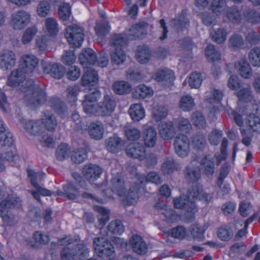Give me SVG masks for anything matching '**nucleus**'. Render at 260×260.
<instances>
[{"label":"nucleus","mask_w":260,"mask_h":260,"mask_svg":"<svg viewBox=\"0 0 260 260\" xmlns=\"http://www.w3.org/2000/svg\"><path fill=\"white\" fill-rule=\"evenodd\" d=\"M145 34L144 27L135 24L129 28L126 34H116L113 36L111 40L112 48L110 53L112 62L117 65L123 63L126 60V54L121 47L124 45L128 40L141 39Z\"/></svg>","instance_id":"nucleus-1"},{"label":"nucleus","mask_w":260,"mask_h":260,"mask_svg":"<svg viewBox=\"0 0 260 260\" xmlns=\"http://www.w3.org/2000/svg\"><path fill=\"white\" fill-rule=\"evenodd\" d=\"M79 60L85 70V73L82 78V83L84 86H93L98 81L97 73L91 68L95 63L98 66L104 68L109 63V57L107 53L100 55L96 62V54L91 49L83 51L79 55Z\"/></svg>","instance_id":"nucleus-2"},{"label":"nucleus","mask_w":260,"mask_h":260,"mask_svg":"<svg viewBox=\"0 0 260 260\" xmlns=\"http://www.w3.org/2000/svg\"><path fill=\"white\" fill-rule=\"evenodd\" d=\"M100 92L94 89L90 93L86 95L83 102L84 112L89 116H109L114 111L115 107V101L109 95L105 96L101 105H96L95 102L99 99Z\"/></svg>","instance_id":"nucleus-3"},{"label":"nucleus","mask_w":260,"mask_h":260,"mask_svg":"<svg viewBox=\"0 0 260 260\" xmlns=\"http://www.w3.org/2000/svg\"><path fill=\"white\" fill-rule=\"evenodd\" d=\"M188 199L186 200L184 196L179 198H174L173 200L174 206L177 209H185L188 214L190 216V220L194 219V214L197 212L196 206L194 204L195 200H199L201 201L208 202L212 198L211 194L205 192L202 185L195 184L188 191Z\"/></svg>","instance_id":"nucleus-4"},{"label":"nucleus","mask_w":260,"mask_h":260,"mask_svg":"<svg viewBox=\"0 0 260 260\" xmlns=\"http://www.w3.org/2000/svg\"><path fill=\"white\" fill-rule=\"evenodd\" d=\"M206 229L201 226L198 224L192 225L189 229L190 234L187 230L182 226H178L173 228L168 234L167 241L173 243L172 238L182 240L187 238L188 240H194L198 241H203L205 240L204 233Z\"/></svg>","instance_id":"nucleus-5"},{"label":"nucleus","mask_w":260,"mask_h":260,"mask_svg":"<svg viewBox=\"0 0 260 260\" xmlns=\"http://www.w3.org/2000/svg\"><path fill=\"white\" fill-rule=\"evenodd\" d=\"M78 239V237L75 239H71L70 237H67L59 241V245L65 246L61 253V260H77L83 258L88 255L89 249L83 244L77 245L71 249L70 245L74 241H77Z\"/></svg>","instance_id":"nucleus-6"},{"label":"nucleus","mask_w":260,"mask_h":260,"mask_svg":"<svg viewBox=\"0 0 260 260\" xmlns=\"http://www.w3.org/2000/svg\"><path fill=\"white\" fill-rule=\"evenodd\" d=\"M74 178L78 182L75 184H70L68 186H64L63 189L67 197L70 199H76L79 197L84 199H90L100 203H105L107 199H98L93 197L91 194L87 192V188L85 185L84 182L80 180L81 176L77 173L73 174Z\"/></svg>","instance_id":"nucleus-7"},{"label":"nucleus","mask_w":260,"mask_h":260,"mask_svg":"<svg viewBox=\"0 0 260 260\" xmlns=\"http://www.w3.org/2000/svg\"><path fill=\"white\" fill-rule=\"evenodd\" d=\"M56 125L57 122L55 117L47 111L44 113L41 121L35 122L28 121L26 124L25 128L27 132L34 135H38L43 133L44 127L48 131H53L55 129Z\"/></svg>","instance_id":"nucleus-8"},{"label":"nucleus","mask_w":260,"mask_h":260,"mask_svg":"<svg viewBox=\"0 0 260 260\" xmlns=\"http://www.w3.org/2000/svg\"><path fill=\"white\" fill-rule=\"evenodd\" d=\"M13 140L10 134L6 133L3 122L0 119V143L2 145L10 147L4 158L13 162V165H19L23 158L17 154L14 147H12Z\"/></svg>","instance_id":"nucleus-9"},{"label":"nucleus","mask_w":260,"mask_h":260,"mask_svg":"<svg viewBox=\"0 0 260 260\" xmlns=\"http://www.w3.org/2000/svg\"><path fill=\"white\" fill-rule=\"evenodd\" d=\"M20 202L19 198L13 196H9L7 199H4L1 202L0 216L5 225H11L14 223V216L10 210L15 207H19Z\"/></svg>","instance_id":"nucleus-10"},{"label":"nucleus","mask_w":260,"mask_h":260,"mask_svg":"<svg viewBox=\"0 0 260 260\" xmlns=\"http://www.w3.org/2000/svg\"><path fill=\"white\" fill-rule=\"evenodd\" d=\"M25 92L27 94L25 96V100L30 108H35L45 103L46 95L44 91L34 83L27 85Z\"/></svg>","instance_id":"nucleus-11"},{"label":"nucleus","mask_w":260,"mask_h":260,"mask_svg":"<svg viewBox=\"0 0 260 260\" xmlns=\"http://www.w3.org/2000/svg\"><path fill=\"white\" fill-rule=\"evenodd\" d=\"M31 21V14L24 10L14 12L10 16L9 25L15 30H21L27 26Z\"/></svg>","instance_id":"nucleus-12"},{"label":"nucleus","mask_w":260,"mask_h":260,"mask_svg":"<svg viewBox=\"0 0 260 260\" xmlns=\"http://www.w3.org/2000/svg\"><path fill=\"white\" fill-rule=\"evenodd\" d=\"M28 175L30 179L31 183L35 188V190L30 191L34 198L39 201L40 195L49 196L52 194L50 190L40 186L38 184V182L41 181L46 177V174L44 173L29 170Z\"/></svg>","instance_id":"nucleus-13"},{"label":"nucleus","mask_w":260,"mask_h":260,"mask_svg":"<svg viewBox=\"0 0 260 260\" xmlns=\"http://www.w3.org/2000/svg\"><path fill=\"white\" fill-rule=\"evenodd\" d=\"M93 247L96 253L107 260H114L115 256L114 247L104 237L95 238L93 241Z\"/></svg>","instance_id":"nucleus-14"},{"label":"nucleus","mask_w":260,"mask_h":260,"mask_svg":"<svg viewBox=\"0 0 260 260\" xmlns=\"http://www.w3.org/2000/svg\"><path fill=\"white\" fill-rule=\"evenodd\" d=\"M225 15L230 20L235 23L240 22L242 19L253 24L260 22V13L253 11L247 12L242 16L239 11L235 8H231L226 10Z\"/></svg>","instance_id":"nucleus-15"},{"label":"nucleus","mask_w":260,"mask_h":260,"mask_svg":"<svg viewBox=\"0 0 260 260\" xmlns=\"http://www.w3.org/2000/svg\"><path fill=\"white\" fill-rule=\"evenodd\" d=\"M65 37L72 47H80L83 41V30L76 24H73L66 29Z\"/></svg>","instance_id":"nucleus-16"},{"label":"nucleus","mask_w":260,"mask_h":260,"mask_svg":"<svg viewBox=\"0 0 260 260\" xmlns=\"http://www.w3.org/2000/svg\"><path fill=\"white\" fill-rule=\"evenodd\" d=\"M39 64V59L34 55L26 54L23 55L19 61L20 69L26 75L32 73Z\"/></svg>","instance_id":"nucleus-17"},{"label":"nucleus","mask_w":260,"mask_h":260,"mask_svg":"<svg viewBox=\"0 0 260 260\" xmlns=\"http://www.w3.org/2000/svg\"><path fill=\"white\" fill-rule=\"evenodd\" d=\"M225 1L226 0H213L210 4L209 0H195L196 5L199 9L207 8L208 9H212V12L216 15L221 13L225 14Z\"/></svg>","instance_id":"nucleus-18"},{"label":"nucleus","mask_w":260,"mask_h":260,"mask_svg":"<svg viewBox=\"0 0 260 260\" xmlns=\"http://www.w3.org/2000/svg\"><path fill=\"white\" fill-rule=\"evenodd\" d=\"M174 147L175 152L179 156L186 157L189 153L190 147L188 138L184 135L178 134L175 139Z\"/></svg>","instance_id":"nucleus-19"},{"label":"nucleus","mask_w":260,"mask_h":260,"mask_svg":"<svg viewBox=\"0 0 260 260\" xmlns=\"http://www.w3.org/2000/svg\"><path fill=\"white\" fill-rule=\"evenodd\" d=\"M152 78L164 86H170L174 80V74L172 71L164 69L157 71Z\"/></svg>","instance_id":"nucleus-20"},{"label":"nucleus","mask_w":260,"mask_h":260,"mask_svg":"<svg viewBox=\"0 0 260 260\" xmlns=\"http://www.w3.org/2000/svg\"><path fill=\"white\" fill-rule=\"evenodd\" d=\"M16 63L14 53L11 50H5L0 55V69L5 71L12 68Z\"/></svg>","instance_id":"nucleus-21"},{"label":"nucleus","mask_w":260,"mask_h":260,"mask_svg":"<svg viewBox=\"0 0 260 260\" xmlns=\"http://www.w3.org/2000/svg\"><path fill=\"white\" fill-rule=\"evenodd\" d=\"M26 77L20 69L14 70L8 78L7 84L13 87L23 86Z\"/></svg>","instance_id":"nucleus-22"},{"label":"nucleus","mask_w":260,"mask_h":260,"mask_svg":"<svg viewBox=\"0 0 260 260\" xmlns=\"http://www.w3.org/2000/svg\"><path fill=\"white\" fill-rule=\"evenodd\" d=\"M82 173L85 178L91 182L100 178L102 170L96 165L89 164L83 168Z\"/></svg>","instance_id":"nucleus-23"},{"label":"nucleus","mask_w":260,"mask_h":260,"mask_svg":"<svg viewBox=\"0 0 260 260\" xmlns=\"http://www.w3.org/2000/svg\"><path fill=\"white\" fill-rule=\"evenodd\" d=\"M43 70L45 73L56 79L61 78L64 73V67L58 63H47L44 65Z\"/></svg>","instance_id":"nucleus-24"},{"label":"nucleus","mask_w":260,"mask_h":260,"mask_svg":"<svg viewBox=\"0 0 260 260\" xmlns=\"http://www.w3.org/2000/svg\"><path fill=\"white\" fill-rule=\"evenodd\" d=\"M129 244L133 250L138 254H142L146 252L147 245L140 236L133 235L129 239Z\"/></svg>","instance_id":"nucleus-25"},{"label":"nucleus","mask_w":260,"mask_h":260,"mask_svg":"<svg viewBox=\"0 0 260 260\" xmlns=\"http://www.w3.org/2000/svg\"><path fill=\"white\" fill-rule=\"evenodd\" d=\"M160 136L164 140L172 139L176 133V129L172 121L160 123L158 126Z\"/></svg>","instance_id":"nucleus-26"},{"label":"nucleus","mask_w":260,"mask_h":260,"mask_svg":"<svg viewBox=\"0 0 260 260\" xmlns=\"http://www.w3.org/2000/svg\"><path fill=\"white\" fill-rule=\"evenodd\" d=\"M127 155L143 160L145 158V151L144 147L139 143H132L126 149Z\"/></svg>","instance_id":"nucleus-27"},{"label":"nucleus","mask_w":260,"mask_h":260,"mask_svg":"<svg viewBox=\"0 0 260 260\" xmlns=\"http://www.w3.org/2000/svg\"><path fill=\"white\" fill-rule=\"evenodd\" d=\"M157 132L153 126H147L143 133V140L146 146L151 148L156 144L157 141Z\"/></svg>","instance_id":"nucleus-28"},{"label":"nucleus","mask_w":260,"mask_h":260,"mask_svg":"<svg viewBox=\"0 0 260 260\" xmlns=\"http://www.w3.org/2000/svg\"><path fill=\"white\" fill-rule=\"evenodd\" d=\"M233 115L236 124L240 127L241 132L243 137L242 143L246 146L251 143L252 135L250 132H246L243 127V120L242 115L238 113L237 111H233Z\"/></svg>","instance_id":"nucleus-29"},{"label":"nucleus","mask_w":260,"mask_h":260,"mask_svg":"<svg viewBox=\"0 0 260 260\" xmlns=\"http://www.w3.org/2000/svg\"><path fill=\"white\" fill-rule=\"evenodd\" d=\"M155 208L160 210L162 214H164L166 220L170 222H173L180 219L181 217L177 215L172 209L168 208L166 204L163 202L157 203Z\"/></svg>","instance_id":"nucleus-30"},{"label":"nucleus","mask_w":260,"mask_h":260,"mask_svg":"<svg viewBox=\"0 0 260 260\" xmlns=\"http://www.w3.org/2000/svg\"><path fill=\"white\" fill-rule=\"evenodd\" d=\"M128 113L131 119L135 122L142 120L146 115L145 110L140 104L132 105L129 109Z\"/></svg>","instance_id":"nucleus-31"},{"label":"nucleus","mask_w":260,"mask_h":260,"mask_svg":"<svg viewBox=\"0 0 260 260\" xmlns=\"http://www.w3.org/2000/svg\"><path fill=\"white\" fill-rule=\"evenodd\" d=\"M44 29L49 37L56 36L59 30L57 20L53 17L47 18L44 22Z\"/></svg>","instance_id":"nucleus-32"},{"label":"nucleus","mask_w":260,"mask_h":260,"mask_svg":"<svg viewBox=\"0 0 260 260\" xmlns=\"http://www.w3.org/2000/svg\"><path fill=\"white\" fill-rule=\"evenodd\" d=\"M222 98V93L218 90L211 89L205 93V99L210 105V108L214 109L215 105L219 104Z\"/></svg>","instance_id":"nucleus-33"},{"label":"nucleus","mask_w":260,"mask_h":260,"mask_svg":"<svg viewBox=\"0 0 260 260\" xmlns=\"http://www.w3.org/2000/svg\"><path fill=\"white\" fill-rule=\"evenodd\" d=\"M133 94L136 98L145 99L153 95V90L151 87L145 84H141L134 89Z\"/></svg>","instance_id":"nucleus-34"},{"label":"nucleus","mask_w":260,"mask_h":260,"mask_svg":"<svg viewBox=\"0 0 260 260\" xmlns=\"http://www.w3.org/2000/svg\"><path fill=\"white\" fill-rule=\"evenodd\" d=\"M106 143L107 149L112 153L118 152L122 149L123 145L121 139L116 136L107 139Z\"/></svg>","instance_id":"nucleus-35"},{"label":"nucleus","mask_w":260,"mask_h":260,"mask_svg":"<svg viewBox=\"0 0 260 260\" xmlns=\"http://www.w3.org/2000/svg\"><path fill=\"white\" fill-rule=\"evenodd\" d=\"M88 132L93 139L100 140L103 138L104 133L103 125L100 122L91 123L89 126Z\"/></svg>","instance_id":"nucleus-36"},{"label":"nucleus","mask_w":260,"mask_h":260,"mask_svg":"<svg viewBox=\"0 0 260 260\" xmlns=\"http://www.w3.org/2000/svg\"><path fill=\"white\" fill-rule=\"evenodd\" d=\"M136 179L138 180L141 184H144L147 182H151L155 184H159L161 182V179L159 175L154 172L149 173L146 177L144 175L137 174Z\"/></svg>","instance_id":"nucleus-37"},{"label":"nucleus","mask_w":260,"mask_h":260,"mask_svg":"<svg viewBox=\"0 0 260 260\" xmlns=\"http://www.w3.org/2000/svg\"><path fill=\"white\" fill-rule=\"evenodd\" d=\"M235 68L239 72L240 75L244 78H249L252 75L250 65L245 59H241L235 65Z\"/></svg>","instance_id":"nucleus-38"},{"label":"nucleus","mask_w":260,"mask_h":260,"mask_svg":"<svg viewBox=\"0 0 260 260\" xmlns=\"http://www.w3.org/2000/svg\"><path fill=\"white\" fill-rule=\"evenodd\" d=\"M112 186V191L117 194L119 197H124V186L123 182L120 178V175L117 174L111 180Z\"/></svg>","instance_id":"nucleus-39"},{"label":"nucleus","mask_w":260,"mask_h":260,"mask_svg":"<svg viewBox=\"0 0 260 260\" xmlns=\"http://www.w3.org/2000/svg\"><path fill=\"white\" fill-rule=\"evenodd\" d=\"M150 51L149 48L145 45L139 46L137 53L136 59L141 63H147L150 58Z\"/></svg>","instance_id":"nucleus-40"},{"label":"nucleus","mask_w":260,"mask_h":260,"mask_svg":"<svg viewBox=\"0 0 260 260\" xmlns=\"http://www.w3.org/2000/svg\"><path fill=\"white\" fill-rule=\"evenodd\" d=\"M38 31V28L36 25H32L27 28L24 31L22 38L21 43L28 44L31 42Z\"/></svg>","instance_id":"nucleus-41"},{"label":"nucleus","mask_w":260,"mask_h":260,"mask_svg":"<svg viewBox=\"0 0 260 260\" xmlns=\"http://www.w3.org/2000/svg\"><path fill=\"white\" fill-rule=\"evenodd\" d=\"M125 135L129 140L139 139L141 135L140 130L131 124H127L124 127Z\"/></svg>","instance_id":"nucleus-42"},{"label":"nucleus","mask_w":260,"mask_h":260,"mask_svg":"<svg viewBox=\"0 0 260 260\" xmlns=\"http://www.w3.org/2000/svg\"><path fill=\"white\" fill-rule=\"evenodd\" d=\"M140 187V184H137L136 186L132 185L131 186L125 199V202L127 204L133 205L138 201L139 197L138 190Z\"/></svg>","instance_id":"nucleus-43"},{"label":"nucleus","mask_w":260,"mask_h":260,"mask_svg":"<svg viewBox=\"0 0 260 260\" xmlns=\"http://www.w3.org/2000/svg\"><path fill=\"white\" fill-rule=\"evenodd\" d=\"M201 166L207 175H212L214 171L213 159L209 156H205L201 160Z\"/></svg>","instance_id":"nucleus-44"},{"label":"nucleus","mask_w":260,"mask_h":260,"mask_svg":"<svg viewBox=\"0 0 260 260\" xmlns=\"http://www.w3.org/2000/svg\"><path fill=\"white\" fill-rule=\"evenodd\" d=\"M131 88L130 84L123 81L115 82L113 85V90L119 94L128 93L131 91Z\"/></svg>","instance_id":"nucleus-45"},{"label":"nucleus","mask_w":260,"mask_h":260,"mask_svg":"<svg viewBox=\"0 0 260 260\" xmlns=\"http://www.w3.org/2000/svg\"><path fill=\"white\" fill-rule=\"evenodd\" d=\"M195 161L191 162L186 171V179L190 181H195L200 177V171L198 167H194Z\"/></svg>","instance_id":"nucleus-46"},{"label":"nucleus","mask_w":260,"mask_h":260,"mask_svg":"<svg viewBox=\"0 0 260 260\" xmlns=\"http://www.w3.org/2000/svg\"><path fill=\"white\" fill-rule=\"evenodd\" d=\"M176 165L172 158H166L164 160L161 170L164 175H168L172 173L176 169Z\"/></svg>","instance_id":"nucleus-47"},{"label":"nucleus","mask_w":260,"mask_h":260,"mask_svg":"<svg viewBox=\"0 0 260 260\" xmlns=\"http://www.w3.org/2000/svg\"><path fill=\"white\" fill-rule=\"evenodd\" d=\"M51 9L50 3L46 0L39 2L37 6V13L41 17H45L47 16Z\"/></svg>","instance_id":"nucleus-48"},{"label":"nucleus","mask_w":260,"mask_h":260,"mask_svg":"<svg viewBox=\"0 0 260 260\" xmlns=\"http://www.w3.org/2000/svg\"><path fill=\"white\" fill-rule=\"evenodd\" d=\"M168 115L167 109L162 106H157L153 108L152 110V117L153 119L158 122L161 121L167 117Z\"/></svg>","instance_id":"nucleus-49"},{"label":"nucleus","mask_w":260,"mask_h":260,"mask_svg":"<svg viewBox=\"0 0 260 260\" xmlns=\"http://www.w3.org/2000/svg\"><path fill=\"white\" fill-rule=\"evenodd\" d=\"M179 106L183 111H190L194 106V99L188 95L183 96L180 100Z\"/></svg>","instance_id":"nucleus-50"},{"label":"nucleus","mask_w":260,"mask_h":260,"mask_svg":"<svg viewBox=\"0 0 260 260\" xmlns=\"http://www.w3.org/2000/svg\"><path fill=\"white\" fill-rule=\"evenodd\" d=\"M80 91L79 85L70 86L66 91L67 100L70 103H75L77 101V96Z\"/></svg>","instance_id":"nucleus-51"},{"label":"nucleus","mask_w":260,"mask_h":260,"mask_svg":"<svg viewBox=\"0 0 260 260\" xmlns=\"http://www.w3.org/2000/svg\"><path fill=\"white\" fill-rule=\"evenodd\" d=\"M247 124L249 127L254 132L260 133V118L253 113L250 114L247 118Z\"/></svg>","instance_id":"nucleus-52"},{"label":"nucleus","mask_w":260,"mask_h":260,"mask_svg":"<svg viewBox=\"0 0 260 260\" xmlns=\"http://www.w3.org/2000/svg\"><path fill=\"white\" fill-rule=\"evenodd\" d=\"M237 94L240 102L247 103L252 100L253 95L250 87L243 88Z\"/></svg>","instance_id":"nucleus-53"},{"label":"nucleus","mask_w":260,"mask_h":260,"mask_svg":"<svg viewBox=\"0 0 260 260\" xmlns=\"http://www.w3.org/2000/svg\"><path fill=\"white\" fill-rule=\"evenodd\" d=\"M205 55L210 61H215L220 59V54L213 45H208L205 49Z\"/></svg>","instance_id":"nucleus-54"},{"label":"nucleus","mask_w":260,"mask_h":260,"mask_svg":"<svg viewBox=\"0 0 260 260\" xmlns=\"http://www.w3.org/2000/svg\"><path fill=\"white\" fill-rule=\"evenodd\" d=\"M212 39L217 43H222L225 41L228 35L227 32L222 29H218L211 32Z\"/></svg>","instance_id":"nucleus-55"},{"label":"nucleus","mask_w":260,"mask_h":260,"mask_svg":"<svg viewBox=\"0 0 260 260\" xmlns=\"http://www.w3.org/2000/svg\"><path fill=\"white\" fill-rule=\"evenodd\" d=\"M94 208L95 211L99 213L98 219L100 223L105 224L109 220V210L102 206H95Z\"/></svg>","instance_id":"nucleus-56"},{"label":"nucleus","mask_w":260,"mask_h":260,"mask_svg":"<svg viewBox=\"0 0 260 260\" xmlns=\"http://www.w3.org/2000/svg\"><path fill=\"white\" fill-rule=\"evenodd\" d=\"M249 59L253 66L260 67V48L252 49L249 54Z\"/></svg>","instance_id":"nucleus-57"},{"label":"nucleus","mask_w":260,"mask_h":260,"mask_svg":"<svg viewBox=\"0 0 260 260\" xmlns=\"http://www.w3.org/2000/svg\"><path fill=\"white\" fill-rule=\"evenodd\" d=\"M47 36H39L36 39V48L40 52H44L48 48L49 38Z\"/></svg>","instance_id":"nucleus-58"},{"label":"nucleus","mask_w":260,"mask_h":260,"mask_svg":"<svg viewBox=\"0 0 260 260\" xmlns=\"http://www.w3.org/2000/svg\"><path fill=\"white\" fill-rule=\"evenodd\" d=\"M71 14V7L68 3H63L58 9V15L60 18L66 21L68 20Z\"/></svg>","instance_id":"nucleus-59"},{"label":"nucleus","mask_w":260,"mask_h":260,"mask_svg":"<svg viewBox=\"0 0 260 260\" xmlns=\"http://www.w3.org/2000/svg\"><path fill=\"white\" fill-rule=\"evenodd\" d=\"M111 27L108 22L96 23L94 29L98 37H104L108 34Z\"/></svg>","instance_id":"nucleus-60"},{"label":"nucleus","mask_w":260,"mask_h":260,"mask_svg":"<svg viewBox=\"0 0 260 260\" xmlns=\"http://www.w3.org/2000/svg\"><path fill=\"white\" fill-rule=\"evenodd\" d=\"M217 235L220 240L228 241L232 237L233 232L231 228L228 226H224L218 230Z\"/></svg>","instance_id":"nucleus-61"},{"label":"nucleus","mask_w":260,"mask_h":260,"mask_svg":"<svg viewBox=\"0 0 260 260\" xmlns=\"http://www.w3.org/2000/svg\"><path fill=\"white\" fill-rule=\"evenodd\" d=\"M202 78L200 73L198 72L192 73L189 77L188 83L192 88H198L201 85Z\"/></svg>","instance_id":"nucleus-62"},{"label":"nucleus","mask_w":260,"mask_h":260,"mask_svg":"<svg viewBox=\"0 0 260 260\" xmlns=\"http://www.w3.org/2000/svg\"><path fill=\"white\" fill-rule=\"evenodd\" d=\"M87 153L85 150H75L72 154V159L76 163H81L87 158Z\"/></svg>","instance_id":"nucleus-63"},{"label":"nucleus","mask_w":260,"mask_h":260,"mask_svg":"<svg viewBox=\"0 0 260 260\" xmlns=\"http://www.w3.org/2000/svg\"><path fill=\"white\" fill-rule=\"evenodd\" d=\"M124 230V226L119 220L112 221L108 226L109 232L113 234H121Z\"/></svg>","instance_id":"nucleus-64"}]
</instances>
